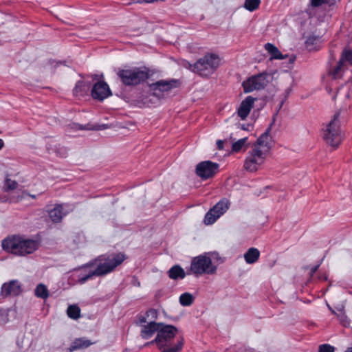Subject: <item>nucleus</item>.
<instances>
[{
	"instance_id": "obj_55",
	"label": "nucleus",
	"mask_w": 352,
	"mask_h": 352,
	"mask_svg": "<svg viewBox=\"0 0 352 352\" xmlns=\"http://www.w3.org/2000/svg\"><path fill=\"white\" fill-rule=\"evenodd\" d=\"M344 352H352V347L347 348Z\"/></svg>"
},
{
	"instance_id": "obj_48",
	"label": "nucleus",
	"mask_w": 352,
	"mask_h": 352,
	"mask_svg": "<svg viewBox=\"0 0 352 352\" xmlns=\"http://www.w3.org/2000/svg\"><path fill=\"white\" fill-rule=\"evenodd\" d=\"M223 144H224L223 140H219L217 141V147L219 150L223 149Z\"/></svg>"
},
{
	"instance_id": "obj_56",
	"label": "nucleus",
	"mask_w": 352,
	"mask_h": 352,
	"mask_svg": "<svg viewBox=\"0 0 352 352\" xmlns=\"http://www.w3.org/2000/svg\"><path fill=\"white\" fill-rule=\"evenodd\" d=\"M149 345H150L149 342H146V343L144 344V346H149Z\"/></svg>"
},
{
	"instance_id": "obj_54",
	"label": "nucleus",
	"mask_w": 352,
	"mask_h": 352,
	"mask_svg": "<svg viewBox=\"0 0 352 352\" xmlns=\"http://www.w3.org/2000/svg\"><path fill=\"white\" fill-rule=\"evenodd\" d=\"M329 309L331 310V313H332L333 314H335V315H336V316H337L338 313H336L334 310H333V309H331V307H330L329 306Z\"/></svg>"
},
{
	"instance_id": "obj_45",
	"label": "nucleus",
	"mask_w": 352,
	"mask_h": 352,
	"mask_svg": "<svg viewBox=\"0 0 352 352\" xmlns=\"http://www.w3.org/2000/svg\"><path fill=\"white\" fill-rule=\"evenodd\" d=\"M345 60H346L345 59V57L344 56L343 52H342L340 60H338V62L336 64V67H339L342 69Z\"/></svg>"
},
{
	"instance_id": "obj_12",
	"label": "nucleus",
	"mask_w": 352,
	"mask_h": 352,
	"mask_svg": "<svg viewBox=\"0 0 352 352\" xmlns=\"http://www.w3.org/2000/svg\"><path fill=\"white\" fill-rule=\"evenodd\" d=\"M219 170V164L210 160L198 163L195 168L196 175L202 180L212 178Z\"/></svg>"
},
{
	"instance_id": "obj_26",
	"label": "nucleus",
	"mask_w": 352,
	"mask_h": 352,
	"mask_svg": "<svg viewBox=\"0 0 352 352\" xmlns=\"http://www.w3.org/2000/svg\"><path fill=\"white\" fill-rule=\"evenodd\" d=\"M67 314L69 318L77 320L80 316V309L76 305H69L67 308Z\"/></svg>"
},
{
	"instance_id": "obj_53",
	"label": "nucleus",
	"mask_w": 352,
	"mask_h": 352,
	"mask_svg": "<svg viewBox=\"0 0 352 352\" xmlns=\"http://www.w3.org/2000/svg\"><path fill=\"white\" fill-rule=\"evenodd\" d=\"M296 59L295 56H292L289 58V63H293Z\"/></svg>"
},
{
	"instance_id": "obj_27",
	"label": "nucleus",
	"mask_w": 352,
	"mask_h": 352,
	"mask_svg": "<svg viewBox=\"0 0 352 352\" xmlns=\"http://www.w3.org/2000/svg\"><path fill=\"white\" fill-rule=\"evenodd\" d=\"M184 345V338L181 336L177 341V343L172 347H168L167 349H163L162 352H180Z\"/></svg>"
},
{
	"instance_id": "obj_46",
	"label": "nucleus",
	"mask_w": 352,
	"mask_h": 352,
	"mask_svg": "<svg viewBox=\"0 0 352 352\" xmlns=\"http://www.w3.org/2000/svg\"><path fill=\"white\" fill-rule=\"evenodd\" d=\"M239 126H240V129L244 131H250V128H252V125L250 124H239Z\"/></svg>"
},
{
	"instance_id": "obj_6",
	"label": "nucleus",
	"mask_w": 352,
	"mask_h": 352,
	"mask_svg": "<svg viewBox=\"0 0 352 352\" xmlns=\"http://www.w3.org/2000/svg\"><path fill=\"white\" fill-rule=\"evenodd\" d=\"M190 270L197 276L203 274H214L217 271V265L211 263V258L205 253L192 258Z\"/></svg>"
},
{
	"instance_id": "obj_10",
	"label": "nucleus",
	"mask_w": 352,
	"mask_h": 352,
	"mask_svg": "<svg viewBox=\"0 0 352 352\" xmlns=\"http://www.w3.org/2000/svg\"><path fill=\"white\" fill-rule=\"evenodd\" d=\"M266 155L260 148H253L248 153L245 163L244 168L250 172H255L258 167L264 163Z\"/></svg>"
},
{
	"instance_id": "obj_4",
	"label": "nucleus",
	"mask_w": 352,
	"mask_h": 352,
	"mask_svg": "<svg viewBox=\"0 0 352 352\" xmlns=\"http://www.w3.org/2000/svg\"><path fill=\"white\" fill-rule=\"evenodd\" d=\"M220 59L214 53H206L203 57L195 62L197 74L201 77L208 78L219 66Z\"/></svg>"
},
{
	"instance_id": "obj_24",
	"label": "nucleus",
	"mask_w": 352,
	"mask_h": 352,
	"mask_svg": "<svg viewBox=\"0 0 352 352\" xmlns=\"http://www.w3.org/2000/svg\"><path fill=\"white\" fill-rule=\"evenodd\" d=\"M244 259L248 264L255 263L260 257V252L256 248H250L244 254Z\"/></svg>"
},
{
	"instance_id": "obj_21",
	"label": "nucleus",
	"mask_w": 352,
	"mask_h": 352,
	"mask_svg": "<svg viewBox=\"0 0 352 352\" xmlns=\"http://www.w3.org/2000/svg\"><path fill=\"white\" fill-rule=\"evenodd\" d=\"M274 121L275 118H274L273 122L266 129L265 131L257 139L256 143L254 145V148H258V146H265L267 148L270 147L268 139L270 138V133L272 130V126L274 124Z\"/></svg>"
},
{
	"instance_id": "obj_28",
	"label": "nucleus",
	"mask_w": 352,
	"mask_h": 352,
	"mask_svg": "<svg viewBox=\"0 0 352 352\" xmlns=\"http://www.w3.org/2000/svg\"><path fill=\"white\" fill-rule=\"evenodd\" d=\"M194 300V296L188 292H185L179 296V302L182 306L184 307L191 305L193 303Z\"/></svg>"
},
{
	"instance_id": "obj_38",
	"label": "nucleus",
	"mask_w": 352,
	"mask_h": 352,
	"mask_svg": "<svg viewBox=\"0 0 352 352\" xmlns=\"http://www.w3.org/2000/svg\"><path fill=\"white\" fill-rule=\"evenodd\" d=\"M182 66L192 72L193 73L197 74L196 69H195V63L192 64L188 60H184L182 63Z\"/></svg>"
},
{
	"instance_id": "obj_42",
	"label": "nucleus",
	"mask_w": 352,
	"mask_h": 352,
	"mask_svg": "<svg viewBox=\"0 0 352 352\" xmlns=\"http://www.w3.org/2000/svg\"><path fill=\"white\" fill-rule=\"evenodd\" d=\"M146 316H151V318L153 319H156L157 318V311L155 309H150L146 312Z\"/></svg>"
},
{
	"instance_id": "obj_20",
	"label": "nucleus",
	"mask_w": 352,
	"mask_h": 352,
	"mask_svg": "<svg viewBox=\"0 0 352 352\" xmlns=\"http://www.w3.org/2000/svg\"><path fill=\"white\" fill-rule=\"evenodd\" d=\"M93 344L94 342L84 337L76 338L68 348V351L73 352L80 349H86Z\"/></svg>"
},
{
	"instance_id": "obj_50",
	"label": "nucleus",
	"mask_w": 352,
	"mask_h": 352,
	"mask_svg": "<svg viewBox=\"0 0 352 352\" xmlns=\"http://www.w3.org/2000/svg\"><path fill=\"white\" fill-rule=\"evenodd\" d=\"M158 0H142V1H139V2L142 3V2H144V3H154L155 1H157Z\"/></svg>"
},
{
	"instance_id": "obj_30",
	"label": "nucleus",
	"mask_w": 352,
	"mask_h": 352,
	"mask_svg": "<svg viewBox=\"0 0 352 352\" xmlns=\"http://www.w3.org/2000/svg\"><path fill=\"white\" fill-rule=\"evenodd\" d=\"M206 256H208L210 258H211V263L213 264L217 265L223 263L225 259L220 256L219 254L217 252H208L206 253Z\"/></svg>"
},
{
	"instance_id": "obj_18",
	"label": "nucleus",
	"mask_w": 352,
	"mask_h": 352,
	"mask_svg": "<svg viewBox=\"0 0 352 352\" xmlns=\"http://www.w3.org/2000/svg\"><path fill=\"white\" fill-rule=\"evenodd\" d=\"M322 43V36L311 34L306 37L305 46L309 52L318 51L321 48Z\"/></svg>"
},
{
	"instance_id": "obj_44",
	"label": "nucleus",
	"mask_w": 352,
	"mask_h": 352,
	"mask_svg": "<svg viewBox=\"0 0 352 352\" xmlns=\"http://www.w3.org/2000/svg\"><path fill=\"white\" fill-rule=\"evenodd\" d=\"M147 317L148 316H146V314H145V316L140 315V314L138 315L137 318H138V322H137V324L146 323Z\"/></svg>"
},
{
	"instance_id": "obj_39",
	"label": "nucleus",
	"mask_w": 352,
	"mask_h": 352,
	"mask_svg": "<svg viewBox=\"0 0 352 352\" xmlns=\"http://www.w3.org/2000/svg\"><path fill=\"white\" fill-rule=\"evenodd\" d=\"M329 0H310L309 6L317 8L323 4H328Z\"/></svg>"
},
{
	"instance_id": "obj_11",
	"label": "nucleus",
	"mask_w": 352,
	"mask_h": 352,
	"mask_svg": "<svg viewBox=\"0 0 352 352\" xmlns=\"http://www.w3.org/2000/svg\"><path fill=\"white\" fill-rule=\"evenodd\" d=\"M178 332V329L172 324H166L164 322H160V327L157 333V339L160 340L164 349L170 347L173 339L175 338Z\"/></svg>"
},
{
	"instance_id": "obj_47",
	"label": "nucleus",
	"mask_w": 352,
	"mask_h": 352,
	"mask_svg": "<svg viewBox=\"0 0 352 352\" xmlns=\"http://www.w3.org/2000/svg\"><path fill=\"white\" fill-rule=\"evenodd\" d=\"M320 265V263L311 267V269H310V276H313L314 274L317 272Z\"/></svg>"
},
{
	"instance_id": "obj_5",
	"label": "nucleus",
	"mask_w": 352,
	"mask_h": 352,
	"mask_svg": "<svg viewBox=\"0 0 352 352\" xmlns=\"http://www.w3.org/2000/svg\"><path fill=\"white\" fill-rule=\"evenodd\" d=\"M340 116V111L336 112L323 132L322 138L325 142L334 148H338L342 141Z\"/></svg>"
},
{
	"instance_id": "obj_41",
	"label": "nucleus",
	"mask_w": 352,
	"mask_h": 352,
	"mask_svg": "<svg viewBox=\"0 0 352 352\" xmlns=\"http://www.w3.org/2000/svg\"><path fill=\"white\" fill-rule=\"evenodd\" d=\"M98 258V256H97L95 259L91 260L89 262H88L87 263L82 265V267L88 270L89 267H91L95 265L97 263H98V264H99L100 261L97 260Z\"/></svg>"
},
{
	"instance_id": "obj_1",
	"label": "nucleus",
	"mask_w": 352,
	"mask_h": 352,
	"mask_svg": "<svg viewBox=\"0 0 352 352\" xmlns=\"http://www.w3.org/2000/svg\"><path fill=\"white\" fill-rule=\"evenodd\" d=\"M126 258L127 256L123 252L101 254L97 259L100 261V263L97 264L94 270H87L82 267L75 269L72 272L69 280L74 283L82 285L93 276H104L113 272Z\"/></svg>"
},
{
	"instance_id": "obj_9",
	"label": "nucleus",
	"mask_w": 352,
	"mask_h": 352,
	"mask_svg": "<svg viewBox=\"0 0 352 352\" xmlns=\"http://www.w3.org/2000/svg\"><path fill=\"white\" fill-rule=\"evenodd\" d=\"M267 76L268 74L267 72H262L250 77L242 83L243 91L250 93L254 90L265 89L268 83Z\"/></svg>"
},
{
	"instance_id": "obj_14",
	"label": "nucleus",
	"mask_w": 352,
	"mask_h": 352,
	"mask_svg": "<svg viewBox=\"0 0 352 352\" xmlns=\"http://www.w3.org/2000/svg\"><path fill=\"white\" fill-rule=\"evenodd\" d=\"M111 95L112 93L108 84L104 80L96 82L91 89V97L98 101H102Z\"/></svg>"
},
{
	"instance_id": "obj_17",
	"label": "nucleus",
	"mask_w": 352,
	"mask_h": 352,
	"mask_svg": "<svg viewBox=\"0 0 352 352\" xmlns=\"http://www.w3.org/2000/svg\"><path fill=\"white\" fill-rule=\"evenodd\" d=\"M91 82L89 81H77L72 91L74 96L80 98L88 96L89 91L91 92Z\"/></svg>"
},
{
	"instance_id": "obj_40",
	"label": "nucleus",
	"mask_w": 352,
	"mask_h": 352,
	"mask_svg": "<svg viewBox=\"0 0 352 352\" xmlns=\"http://www.w3.org/2000/svg\"><path fill=\"white\" fill-rule=\"evenodd\" d=\"M343 55L345 57L346 61L349 62L352 65V50L349 49H344L343 50Z\"/></svg>"
},
{
	"instance_id": "obj_58",
	"label": "nucleus",
	"mask_w": 352,
	"mask_h": 352,
	"mask_svg": "<svg viewBox=\"0 0 352 352\" xmlns=\"http://www.w3.org/2000/svg\"><path fill=\"white\" fill-rule=\"evenodd\" d=\"M283 102L280 103V107H279V109H280V108H281V107H282V105H283Z\"/></svg>"
},
{
	"instance_id": "obj_25",
	"label": "nucleus",
	"mask_w": 352,
	"mask_h": 352,
	"mask_svg": "<svg viewBox=\"0 0 352 352\" xmlns=\"http://www.w3.org/2000/svg\"><path fill=\"white\" fill-rule=\"evenodd\" d=\"M34 295L43 300L48 298L50 294L47 286L43 283L37 285L34 289Z\"/></svg>"
},
{
	"instance_id": "obj_32",
	"label": "nucleus",
	"mask_w": 352,
	"mask_h": 352,
	"mask_svg": "<svg viewBox=\"0 0 352 352\" xmlns=\"http://www.w3.org/2000/svg\"><path fill=\"white\" fill-rule=\"evenodd\" d=\"M72 129H76V130H90V129L100 130V129H101L100 126H98V125L97 126H94L93 127H90L89 126V124L83 126V125H82L80 124H78V123H73L72 124Z\"/></svg>"
},
{
	"instance_id": "obj_3",
	"label": "nucleus",
	"mask_w": 352,
	"mask_h": 352,
	"mask_svg": "<svg viewBox=\"0 0 352 352\" xmlns=\"http://www.w3.org/2000/svg\"><path fill=\"white\" fill-rule=\"evenodd\" d=\"M116 74L122 83L126 87L137 86L146 82L150 77L147 67L118 68Z\"/></svg>"
},
{
	"instance_id": "obj_31",
	"label": "nucleus",
	"mask_w": 352,
	"mask_h": 352,
	"mask_svg": "<svg viewBox=\"0 0 352 352\" xmlns=\"http://www.w3.org/2000/svg\"><path fill=\"white\" fill-rule=\"evenodd\" d=\"M340 313L337 314V318L340 324L344 327L349 325V320L342 309H339Z\"/></svg>"
},
{
	"instance_id": "obj_8",
	"label": "nucleus",
	"mask_w": 352,
	"mask_h": 352,
	"mask_svg": "<svg viewBox=\"0 0 352 352\" xmlns=\"http://www.w3.org/2000/svg\"><path fill=\"white\" fill-rule=\"evenodd\" d=\"M230 201L226 198L221 199L206 214L204 222L206 225L213 224L230 207Z\"/></svg>"
},
{
	"instance_id": "obj_16",
	"label": "nucleus",
	"mask_w": 352,
	"mask_h": 352,
	"mask_svg": "<svg viewBox=\"0 0 352 352\" xmlns=\"http://www.w3.org/2000/svg\"><path fill=\"white\" fill-rule=\"evenodd\" d=\"M256 100V98L248 96L242 100L237 109L238 116L240 117L241 120H245L248 116Z\"/></svg>"
},
{
	"instance_id": "obj_51",
	"label": "nucleus",
	"mask_w": 352,
	"mask_h": 352,
	"mask_svg": "<svg viewBox=\"0 0 352 352\" xmlns=\"http://www.w3.org/2000/svg\"><path fill=\"white\" fill-rule=\"evenodd\" d=\"M4 147V142L2 139H0V150Z\"/></svg>"
},
{
	"instance_id": "obj_43",
	"label": "nucleus",
	"mask_w": 352,
	"mask_h": 352,
	"mask_svg": "<svg viewBox=\"0 0 352 352\" xmlns=\"http://www.w3.org/2000/svg\"><path fill=\"white\" fill-rule=\"evenodd\" d=\"M150 345L155 344L157 345V347L159 350H162L164 349L163 345L160 341V340L158 341L157 339V336L155 338L154 340L149 342Z\"/></svg>"
},
{
	"instance_id": "obj_37",
	"label": "nucleus",
	"mask_w": 352,
	"mask_h": 352,
	"mask_svg": "<svg viewBox=\"0 0 352 352\" xmlns=\"http://www.w3.org/2000/svg\"><path fill=\"white\" fill-rule=\"evenodd\" d=\"M6 186L8 190H15L17 188L18 183L14 180L7 179L6 180Z\"/></svg>"
},
{
	"instance_id": "obj_34",
	"label": "nucleus",
	"mask_w": 352,
	"mask_h": 352,
	"mask_svg": "<svg viewBox=\"0 0 352 352\" xmlns=\"http://www.w3.org/2000/svg\"><path fill=\"white\" fill-rule=\"evenodd\" d=\"M342 69L339 67H334L332 69L329 71V75L331 76L333 79H338L340 78V73Z\"/></svg>"
},
{
	"instance_id": "obj_36",
	"label": "nucleus",
	"mask_w": 352,
	"mask_h": 352,
	"mask_svg": "<svg viewBox=\"0 0 352 352\" xmlns=\"http://www.w3.org/2000/svg\"><path fill=\"white\" fill-rule=\"evenodd\" d=\"M55 152L57 155L60 157H66L67 156V149L65 146L56 147Z\"/></svg>"
},
{
	"instance_id": "obj_29",
	"label": "nucleus",
	"mask_w": 352,
	"mask_h": 352,
	"mask_svg": "<svg viewBox=\"0 0 352 352\" xmlns=\"http://www.w3.org/2000/svg\"><path fill=\"white\" fill-rule=\"evenodd\" d=\"M261 0H245L243 7L250 12H253L258 8Z\"/></svg>"
},
{
	"instance_id": "obj_52",
	"label": "nucleus",
	"mask_w": 352,
	"mask_h": 352,
	"mask_svg": "<svg viewBox=\"0 0 352 352\" xmlns=\"http://www.w3.org/2000/svg\"><path fill=\"white\" fill-rule=\"evenodd\" d=\"M98 76H98V75H97V74H93V75L91 76V77H92L93 80H97V79L98 78Z\"/></svg>"
},
{
	"instance_id": "obj_59",
	"label": "nucleus",
	"mask_w": 352,
	"mask_h": 352,
	"mask_svg": "<svg viewBox=\"0 0 352 352\" xmlns=\"http://www.w3.org/2000/svg\"><path fill=\"white\" fill-rule=\"evenodd\" d=\"M1 133V131H0V134Z\"/></svg>"
},
{
	"instance_id": "obj_57",
	"label": "nucleus",
	"mask_w": 352,
	"mask_h": 352,
	"mask_svg": "<svg viewBox=\"0 0 352 352\" xmlns=\"http://www.w3.org/2000/svg\"><path fill=\"white\" fill-rule=\"evenodd\" d=\"M31 197H32L33 199H36V195H30Z\"/></svg>"
},
{
	"instance_id": "obj_2",
	"label": "nucleus",
	"mask_w": 352,
	"mask_h": 352,
	"mask_svg": "<svg viewBox=\"0 0 352 352\" xmlns=\"http://www.w3.org/2000/svg\"><path fill=\"white\" fill-rule=\"evenodd\" d=\"M39 245L38 241L19 234L8 236L1 241V246L5 252L19 256L34 253L38 249Z\"/></svg>"
},
{
	"instance_id": "obj_33",
	"label": "nucleus",
	"mask_w": 352,
	"mask_h": 352,
	"mask_svg": "<svg viewBox=\"0 0 352 352\" xmlns=\"http://www.w3.org/2000/svg\"><path fill=\"white\" fill-rule=\"evenodd\" d=\"M248 138H241L232 144V149L234 152H239L244 146Z\"/></svg>"
},
{
	"instance_id": "obj_15",
	"label": "nucleus",
	"mask_w": 352,
	"mask_h": 352,
	"mask_svg": "<svg viewBox=\"0 0 352 352\" xmlns=\"http://www.w3.org/2000/svg\"><path fill=\"white\" fill-rule=\"evenodd\" d=\"M66 206H67L66 204H55L53 208L47 211L49 219L53 223H60L63 219L69 213V210L65 209Z\"/></svg>"
},
{
	"instance_id": "obj_19",
	"label": "nucleus",
	"mask_w": 352,
	"mask_h": 352,
	"mask_svg": "<svg viewBox=\"0 0 352 352\" xmlns=\"http://www.w3.org/2000/svg\"><path fill=\"white\" fill-rule=\"evenodd\" d=\"M160 327V322H156L155 321L148 322L147 324L142 327L141 337L144 340L151 338L155 332H157V333H158Z\"/></svg>"
},
{
	"instance_id": "obj_7",
	"label": "nucleus",
	"mask_w": 352,
	"mask_h": 352,
	"mask_svg": "<svg viewBox=\"0 0 352 352\" xmlns=\"http://www.w3.org/2000/svg\"><path fill=\"white\" fill-rule=\"evenodd\" d=\"M179 80L171 78L169 80H160L151 83L149 87L153 91V95L159 99L165 98V93L170 91L173 88L180 87Z\"/></svg>"
},
{
	"instance_id": "obj_35",
	"label": "nucleus",
	"mask_w": 352,
	"mask_h": 352,
	"mask_svg": "<svg viewBox=\"0 0 352 352\" xmlns=\"http://www.w3.org/2000/svg\"><path fill=\"white\" fill-rule=\"evenodd\" d=\"M335 348L329 344H323L319 346L318 352H334Z\"/></svg>"
},
{
	"instance_id": "obj_13",
	"label": "nucleus",
	"mask_w": 352,
	"mask_h": 352,
	"mask_svg": "<svg viewBox=\"0 0 352 352\" xmlns=\"http://www.w3.org/2000/svg\"><path fill=\"white\" fill-rule=\"evenodd\" d=\"M23 292L22 285L18 280H11L1 285L0 296L2 298L19 296Z\"/></svg>"
},
{
	"instance_id": "obj_22",
	"label": "nucleus",
	"mask_w": 352,
	"mask_h": 352,
	"mask_svg": "<svg viewBox=\"0 0 352 352\" xmlns=\"http://www.w3.org/2000/svg\"><path fill=\"white\" fill-rule=\"evenodd\" d=\"M264 47L270 54V59L283 60L288 57L287 54L283 55L277 47L270 43H266Z\"/></svg>"
},
{
	"instance_id": "obj_49",
	"label": "nucleus",
	"mask_w": 352,
	"mask_h": 352,
	"mask_svg": "<svg viewBox=\"0 0 352 352\" xmlns=\"http://www.w3.org/2000/svg\"><path fill=\"white\" fill-rule=\"evenodd\" d=\"M241 352H254V349L251 348L244 347L243 349H241Z\"/></svg>"
},
{
	"instance_id": "obj_23",
	"label": "nucleus",
	"mask_w": 352,
	"mask_h": 352,
	"mask_svg": "<svg viewBox=\"0 0 352 352\" xmlns=\"http://www.w3.org/2000/svg\"><path fill=\"white\" fill-rule=\"evenodd\" d=\"M168 276L170 279L177 280L183 279L186 276L184 270L179 265H175L167 272Z\"/></svg>"
}]
</instances>
